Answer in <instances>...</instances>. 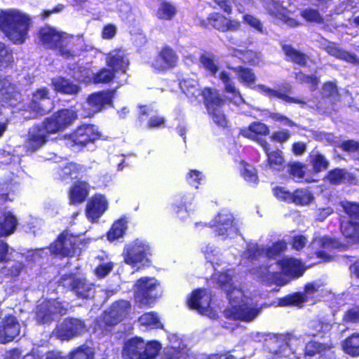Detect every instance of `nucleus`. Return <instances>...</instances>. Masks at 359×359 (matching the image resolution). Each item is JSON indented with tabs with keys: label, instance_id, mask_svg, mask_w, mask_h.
<instances>
[{
	"label": "nucleus",
	"instance_id": "nucleus-1",
	"mask_svg": "<svg viewBox=\"0 0 359 359\" xmlns=\"http://www.w3.org/2000/svg\"><path fill=\"white\" fill-rule=\"evenodd\" d=\"M77 118V113L71 109H61L48 116L29 130L27 139V149L38 150L45 144L50 135L63 131Z\"/></svg>",
	"mask_w": 359,
	"mask_h": 359
},
{
	"label": "nucleus",
	"instance_id": "nucleus-2",
	"mask_svg": "<svg viewBox=\"0 0 359 359\" xmlns=\"http://www.w3.org/2000/svg\"><path fill=\"white\" fill-rule=\"evenodd\" d=\"M30 25V18L17 11L5 12L0 18L1 27L15 44L25 41Z\"/></svg>",
	"mask_w": 359,
	"mask_h": 359
},
{
	"label": "nucleus",
	"instance_id": "nucleus-3",
	"mask_svg": "<svg viewBox=\"0 0 359 359\" xmlns=\"http://www.w3.org/2000/svg\"><path fill=\"white\" fill-rule=\"evenodd\" d=\"M161 348L156 340L146 341L142 337L135 336L124 341L121 355L123 359H155Z\"/></svg>",
	"mask_w": 359,
	"mask_h": 359
},
{
	"label": "nucleus",
	"instance_id": "nucleus-4",
	"mask_svg": "<svg viewBox=\"0 0 359 359\" xmlns=\"http://www.w3.org/2000/svg\"><path fill=\"white\" fill-rule=\"evenodd\" d=\"M85 245V241L79 236L64 231L57 235L48 248L51 255L62 259L80 255Z\"/></svg>",
	"mask_w": 359,
	"mask_h": 359
},
{
	"label": "nucleus",
	"instance_id": "nucleus-5",
	"mask_svg": "<svg viewBox=\"0 0 359 359\" xmlns=\"http://www.w3.org/2000/svg\"><path fill=\"white\" fill-rule=\"evenodd\" d=\"M161 294L160 283L154 278L142 277L137 280L134 298L139 306H151Z\"/></svg>",
	"mask_w": 359,
	"mask_h": 359
},
{
	"label": "nucleus",
	"instance_id": "nucleus-6",
	"mask_svg": "<svg viewBox=\"0 0 359 359\" xmlns=\"http://www.w3.org/2000/svg\"><path fill=\"white\" fill-rule=\"evenodd\" d=\"M202 97L207 112L215 123L226 128L228 122L222 111L224 100L218 90L211 87H205L202 89Z\"/></svg>",
	"mask_w": 359,
	"mask_h": 359
},
{
	"label": "nucleus",
	"instance_id": "nucleus-7",
	"mask_svg": "<svg viewBox=\"0 0 359 359\" xmlns=\"http://www.w3.org/2000/svg\"><path fill=\"white\" fill-rule=\"evenodd\" d=\"M66 291H72L79 299H93L95 294V286L86 278H78L74 273L62 275L58 282Z\"/></svg>",
	"mask_w": 359,
	"mask_h": 359
},
{
	"label": "nucleus",
	"instance_id": "nucleus-8",
	"mask_svg": "<svg viewBox=\"0 0 359 359\" xmlns=\"http://www.w3.org/2000/svg\"><path fill=\"white\" fill-rule=\"evenodd\" d=\"M101 137L98 128L92 124H83L78 126L67 137L70 147L83 150L89 144H94Z\"/></svg>",
	"mask_w": 359,
	"mask_h": 359
},
{
	"label": "nucleus",
	"instance_id": "nucleus-9",
	"mask_svg": "<svg viewBox=\"0 0 359 359\" xmlns=\"http://www.w3.org/2000/svg\"><path fill=\"white\" fill-rule=\"evenodd\" d=\"M88 330L83 319L67 317L55 328V334L61 341H69L83 335Z\"/></svg>",
	"mask_w": 359,
	"mask_h": 359
},
{
	"label": "nucleus",
	"instance_id": "nucleus-10",
	"mask_svg": "<svg viewBox=\"0 0 359 359\" xmlns=\"http://www.w3.org/2000/svg\"><path fill=\"white\" fill-rule=\"evenodd\" d=\"M344 212L350 219L342 227V233L346 238L355 242H359V203L351 201L341 202Z\"/></svg>",
	"mask_w": 359,
	"mask_h": 359
},
{
	"label": "nucleus",
	"instance_id": "nucleus-11",
	"mask_svg": "<svg viewBox=\"0 0 359 359\" xmlns=\"http://www.w3.org/2000/svg\"><path fill=\"white\" fill-rule=\"evenodd\" d=\"M178 56L170 46H163L150 62L151 67L156 73H165L177 67Z\"/></svg>",
	"mask_w": 359,
	"mask_h": 359
},
{
	"label": "nucleus",
	"instance_id": "nucleus-12",
	"mask_svg": "<svg viewBox=\"0 0 359 359\" xmlns=\"http://www.w3.org/2000/svg\"><path fill=\"white\" fill-rule=\"evenodd\" d=\"M151 248L144 241L136 239L131 243L126 245L123 252L124 262L132 266L144 261H148V256H150Z\"/></svg>",
	"mask_w": 359,
	"mask_h": 359
},
{
	"label": "nucleus",
	"instance_id": "nucleus-13",
	"mask_svg": "<svg viewBox=\"0 0 359 359\" xmlns=\"http://www.w3.org/2000/svg\"><path fill=\"white\" fill-rule=\"evenodd\" d=\"M201 25L204 28L211 27L220 32H237L241 27L238 20L226 18L217 12L210 13L205 20L201 21Z\"/></svg>",
	"mask_w": 359,
	"mask_h": 359
},
{
	"label": "nucleus",
	"instance_id": "nucleus-14",
	"mask_svg": "<svg viewBox=\"0 0 359 359\" xmlns=\"http://www.w3.org/2000/svg\"><path fill=\"white\" fill-rule=\"evenodd\" d=\"M131 309L130 302L118 300L112 304L109 311L103 316L105 326L113 327L121 322L129 313ZM111 327H100L101 330H109Z\"/></svg>",
	"mask_w": 359,
	"mask_h": 359
},
{
	"label": "nucleus",
	"instance_id": "nucleus-15",
	"mask_svg": "<svg viewBox=\"0 0 359 359\" xmlns=\"http://www.w3.org/2000/svg\"><path fill=\"white\" fill-rule=\"evenodd\" d=\"M259 145L266 156L265 166L275 172L283 171L287 165L283 152L279 149L271 151L270 144L266 140H259Z\"/></svg>",
	"mask_w": 359,
	"mask_h": 359
},
{
	"label": "nucleus",
	"instance_id": "nucleus-16",
	"mask_svg": "<svg viewBox=\"0 0 359 359\" xmlns=\"http://www.w3.org/2000/svg\"><path fill=\"white\" fill-rule=\"evenodd\" d=\"M20 332V325L17 318L11 314L4 316L0 322V344L13 341Z\"/></svg>",
	"mask_w": 359,
	"mask_h": 359
},
{
	"label": "nucleus",
	"instance_id": "nucleus-17",
	"mask_svg": "<svg viewBox=\"0 0 359 359\" xmlns=\"http://www.w3.org/2000/svg\"><path fill=\"white\" fill-rule=\"evenodd\" d=\"M332 344L309 341L304 350V359H332L334 351Z\"/></svg>",
	"mask_w": 359,
	"mask_h": 359
},
{
	"label": "nucleus",
	"instance_id": "nucleus-18",
	"mask_svg": "<svg viewBox=\"0 0 359 359\" xmlns=\"http://www.w3.org/2000/svg\"><path fill=\"white\" fill-rule=\"evenodd\" d=\"M63 34V32L58 31L53 27L46 25L38 29L36 36L40 45L47 50H53L57 47L56 46Z\"/></svg>",
	"mask_w": 359,
	"mask_h": 359
},
{
	"label": "nucleus",
	"instance_id": "nucleus-19",
	"mask_svg": "<svg viewBox=\"0 0 359 359\" xmlns=\"http://www.w3.org/2000/svg\"><path fill=\"white\" fill-rule=\"evenodd\" d=\"M108 208V202L104 196L101 194H95L88 201L86 207L87 217L95 222L97 220Z\"/></svg>",
	"mask_w": 359,
	"mask_h": 359
},
{
	"label": "nucleus",
	"instance_id": "nucleus-20",
	"mask_svg": "<svg viewBox=\"0 0 359 359\" xmlns=\"http://www.w3.org/2000/svg\"><path fill=\"white\" fill-rule=\"evenodd\" d=\"M259 309L248 304L235 305L226 310V316L233 320L250 322L258 314Z\"/></svg>",
	"mask_w": 359,
	"mask_h": 359
},
{
	"label": "nucleus",
	"instance_id": "nucleus-21",
	"mask_svg": "<svg viewBox=\"0 0 359 359\" xmlns=\"http://www.w3.org/2000/svg\"><path fill=\"white\" fill-rule=\"evenodd\" d=\"M259 88L261 89L262 92L269 98H278L288 103H294L300 104H306V102L303 100L292 97L288 95V93H291L292 90V87L289 83H285L281 85L280 90L283 92H280L275 89H272L264 85H260Z\"/></svg>",
	"mask_w": 359,
	"mask_h": 359
},
{
	"label": "nucleus",
	"instance_id": "nucleus-22",
	"mask_svg": "<svg viewBox=\"0 0 359 359\" xmlns=\"http://www.w3.org/2000/svg\"><path fill=\"white\" fill-rule=\"evenodd\" d=\"M211 227L217 236L226 237L231 232L236 229L234 218L229 213H218L212 221Z\"/></svg>",
	"mask_w": 359,
	"mask_h": 359
},
{
	"label": "nucleus",
	"instance_id": "nucleus-23",
	"mask_svg": "<svg viewBox=\"0 0 359 359\" xmlns=\"http://www.w3.org/2000/svg\"><path fill=\"white\" fill-rule=\"evenodd\" d=\"M56 46L53 51L56 52L57 55L65 59H73L77 55L78 48L74 37L69 36L65 32L62 34L61 39Z\"/></svg>",
	"mask_w": 359,
	"mask_h": 359
},
{
	"label": "nucleus",
	"instance_id": "nucleus-24",
	"mask_svg": "<svg viewBox=\"0 0 359 359\" xmlns=\"http://www.w3.org/2000/svg\"><path fill=\"white\" fill-rule=\"evenodd\" d=\"M113 98L112 90H102L90 95L87 98V102L94 112H100L107 105L112 104Z\"/></svg>",
	"mask_w": 359,
	"mask_h": 359
},
{
	"label": "nucleus",
	"instance_id": "nucleus-25",
	"mask_svg": "<svg viewBox=\"0 0 359 359\" xmlns=\"http://www.w3.org/2000/svg\"><path fill=\"white\" fill-rule=\"evenodd\" d=\"M90 185L86 181H76L68 191L69 203L77 205L86 201L89 195Z\"/></svg>",
	"mask_w": 359,
	"mask_h": 359
},
{
	"label": "nucleus",
	"instance_id": "nucleus-26",
	"mask_svg": "<svg viewBox=\"0 0 359 359\" xmlns=\"http://www.w3.org/2000/svg\"><path fill=\"white\" fill-rule=\"evenodd\" d=\"M51 86L55 93L67 95H76L81 90L78 83L62 76L53 78Z\"/></svg>",
	"mask_w": 359,
	"mask_h": 359
},
{
	"label": "nucleus",
	"instance_id": "nucleus-27",
	"mask_svg": "<svg viewBox=\"0 0 359 359\" xmlns=\"http://www.w3.org/2000/svg\"><path fill=\"white\" fill-rule=\"evenodd\" d=\"M283 273L291 279H297L302 276L305 268L302 262L294 258H284L278 262Z\"/></svg>",
	"mask_w": 359,
	"mask_h": 359
},
{
	"label": "nucleus",
	"instance_id": "nucleus-28",
	"mask_svg": "<svg viewBox=\"0 0 359 359\" xmlns=\"http://www.w3.org/2000/svg\"><path fill=\"white\" fill-rule=\"evenodd\" d=\"M20 96V90L15 83L6 77L0 78V99L3 102L14 105Z\"/></svg>",
	"mask_w": 359,
	"mask_h": 359
},
{
	"label": "nucleus",
	"instance_id": "nucleus-29",
	"mask_svg": "<svg viewBox=\"0 0 359 359\" xmlns=\"http://www.w3.org/2000/svg\"><path fill=\"white\" fill-rule=\"evenodd\" d=\"M269 133L270 130L268 126L260 121H254L248 128H244L240 131L243 137L254 140L258 144L259 140H264L259 136H266Z\"/></svg>",
	"mask_w": 359,
	"mask_h": 359
},
{
	"label": "nucleus",
	"instance_id": "nucleus-30",
	"mask_svg": "<svg viewBox=\"0 0 359 359\" xmlns=\"http://www.w3.org/2000/svg\"><path fill=\"white\" fill-rule=\"evenodd\" d=\"M83 166L76 163H67L62 167H59L55 172L56 177L60 181H67L76 179L83 172Z\"/></svg>",
	"mask_w": 359,
	"mask_h": 359
},
{
	"label": "nucleus",
	"instance_id": "nucleus-31",
	"mask_svg": "<svg viewBox=\"0 0 359 359\" xmlns=\"http://www.w3.org/2000/svg\"><path fill=\"white\" fill-rule=\"evenodd\" d=\"M282 50L285 55L286 60L299 67H306L309 57L304 52L297 50L289 44H283Z\"/></svg>",
	"mask_w": 359,
	"mask_h": 359
},
{
	"label": "nucleus",
	"instance_id": "nucleus-32",
	"mask_svg": "<svg viewBox=\"0 0 359 359\" xmlns=\"http://www.w3.org/2000/svg\"><path fill=\"white\" fill-rule=\"evenodd\" d=\"M36 321L39 324L50 325L55 320V316L49 299H45L36 306Z\"/></svg>",
	"mask_w": 359,
	"mask_h": 359
},
{
	"label": "nucleus",
	"instance_id": "nucleus-33",
	"mask_svg": "<svg viewBox=\"0 0 359 359\" xmlns=\"http://www.w3.org/2000/svg\"><path fill=\"white\" fill-rule=\"evenodd\" d=\"M205 295V292L204 289L197 288L194 290L188 299L187 305L189 308L191 310H195L201 314H203L207 309V307L209 306L210 301L209 299L206 306H203L202 304V299Z\"/></svg>",
	"mask_w": 359,
	"mask_h": 359
},
{
	"label": "nucleus",
	"instance_id": "nucleus-34",
	"mask_svg": "<svg viewBox=\"0 0 359 359\" xmlns=\"http://www.w3.org/2000/svg\"><path fill=\"white\" fill-rule=\"evenodd\" d=\"M309 163L314 173H320L329 168L330 162L319 151L313 149L309 155Z\"/></svg>",
	"mask_w": 359,
	"mask_h": 359
},
{
	"label": "nucleus",
	"instance_id": "nucleus-35",
	"mask_svg": "<svg viewBox=\"0 0 359 359\" xmlns=\"http://www.w3.org/2000/svg\"><path fill=\"white\" fill-rule=\"evenodd\" d=\"M18 220L10 212L4 213L0 217V237L12 234L16 229Z\"/></svg>",
	"mask_w": 359,
	"mask_h": 359
},
{
	"label": "nucleus",
	"instance_id": "nucleus-36",
	"mask_svg": "<svg viewBox=\"0 0 359 359\" xmlns=\"http://www.w3.org/2000/svg\"><path fill=\"white\" fill-rule=\"evenodd\" d=\"M106 65L115 74L118 72L126 74L129 62L123 55L115 54L107 57Z\"/></svg>",
	"mask_w": 359,
	"mask_h": 359
},
{
	"label": "nucleus",
	"instance_id": "nucleus-37",
	"mask_svg": "<svg viewBox=\"0 0 359 359\" xmlns=\"http://www.w3.org/2000/svg\"><path fill=\"white\" fill-rule=\"evenodd\" d=\"M314 200L313 194L306 188H298L292 194L290 203L298 206H305L311 204Z\"/></svg>",
	"mask_w": 359,
	"mask_h": 359
},
{
	"label": "nucleus",
	"instance_id": "nucleus-38",
	"mask_svg": "<svg viewBox=\"0 0 359 359\" xmlns=\"http://www.w3.org/2000/svg\"><path fill=\"white\" fill-rule=\"evenodd\" d=\"M177 8L172 3L163 0L156 11V17L161 20L169 21L177 15Z\"/></svg>",
	"mask_w": 359,
	"mask_h": 359
},
{
	"label": "nucleus",
	"instance_id": "nucleus-39",
	"mask_svg": "<svg viewBox=\"0 0 359 359\" xmlns=\"http://www.w3.org/2000/svg\"><path fill=\"white\" fill-rule=\"evenodd\" d=\"M344 351L352 357L359 355V333L355 332L347 337L342 342Z\"/></svg>",
	"mask_w": 359,
	"mask_h": 359
},
{
	"label": "nucleus",
	"instance_id": "nucleus-40",
	"mask_svg": "<svg viewBox=\"0 0 359 359\" xmlns=\"http://www.w3.org/2000/svg\"><path fill=\"white\" fill-rule=\"evenodd\" d=\"M128 229V221L126 217L120 218L113 223L107 232V236L109 241H114L122 237Z\"/></svg>",
	"mask_w": 359,
	"mask_h": 359
},
{
	"label": "nucleus",
	"instance_id": "nucleus-41",
	"mask_svg": "<svg viewBox=\"0 0 359 359\" xmlns=\"http://www.w3.org/2000/svg\"><path fill=\"white\" fill-rule=\"evenodd\" d=\"M218 78L224 83V91L231 94L233 99H242L239 90L236 87L229 73L226 71H222L218 75Z\"/></svg>",
	"mask_w": 359,
	"mask_h": 359
},
{
	"label": "nucleus",
	"instance_id": "nucleus-42",
	"mask_svg": "<svg viewBox=\"0 0 359 359\" xmlns=\"http://www.w3.org/2000/svg\"><path fill=\"white\" fill-rule=\"evenodd\" d=\"M116 76V74L109 68L102 67L98 72L93 74V76L86 82H90L95 84L110 83Z\"/></svg>",
	"mask_w": 359,
	"mask_h": 359
},
{
	"label": "nucleus",
	"instance_id": "nucleus-43",
	"mask_svg": "<svg viewBox=\"0 0 359 359\" xmlns=\"http://www.w3.org/2000/svg\"><path fill=\"white\" fill-rule=\"evenodd\" d=\"M237 75L241 83L245 86H250L255 83L256 76L251 68L238 66L231 69Z\"/></svg>",
	"mask_w": 359,
	"mask_h": 359
},
{
	"label": "nucleus",
	"instance_id": "nucleus-44",
	"mask_svg": "<svg viewBox=\"0 0 359 359\" xmlns=\"http://www.w3.org/2000/svg\"><path fill=\"white\" fill-rule=\"evenodd\" d=\"M321 97L328 100L332 104L336 103L340 99V94L337 84L332 81H326L323 84Z\"/></svg>",
	"mask_w": 359,
	"mask_h": 359
},
{
	"label": "nucleus",
	"instance_id": "nucleus-45",
	"mask_svg": "<svg viewBox=\"0 0 359 359\" xmlns=\"http://www.w3.org/2000/svg\"><path fill=\"white\" fill-rule=\"evenodd\" d=\"M181 88L187 97L193 101L200 95L202 96V89L198 87L197 81L194 80H183L181 83Z\"/></svg>",
	"mask_w": 359,
	"mask_h": 359
},
{
	"label": "nucleus",
	"instance_id": "nucleus-46",
	"mask_svg": "<svg viewBox=\"0 0 359 359\" xmlns=\"http://www.w3.org/2000/svg\"><path fill=\"white\" fill-rule=\"evenodd\" d=\"M199 62L201 67L205 69L209 74L215 76L218 72V65L215 62V57L212 53H203L199 57Z\"/></svg>",
	"mask_w": 359,
	"mask_h": 359
},
{
	"label": "nucleus",
	"instance_id": "nucleus-47",
	"mask_svg": "<svg viewBox=\"0 0 359 359\" xmlns=\"http://www.w3.org/2000/svg\"><path fill=\"white\" fill-rule=\"evenodd\" d=\"M330 325L320 320H313L310 323L309 334L314 337H323L330 330Z\"/></svg>",
	"mask_w": 359,
	"mask_h": 359
},
{
	"label": "nucleus",
	"instance_id": "nucleus-48",
	"mask_svg": "<svg viewBox=\"0 0 359 359\" xmlns=\"http://www.w3.org/2000/svg\"><path fill=\"white\" fill-rule=\"evenodd\" d=\"M307 297L302 292H294L287 294L279 300V304L282 306H299L305 302Z\"/></svg>",
	"mask_w": 359,
	"mask_h": 359
},
{
	"label": "nucleus",
	"instance_id": "nucleus-49",
	"mask_svg": "<svg viewBox=\"0 0 359 359\" xmlns=\"http://www.w3.org/2000/svg\"><path fill=\"white\" fill-rule=\"evenodd\" d=\"M25 269V264L21 262H15L11 266H4L1 273L5 278L15 280Z\"/></svg>",
	"mask_w": 359,
	"mask_h": 359
},
{
	"label": "nucleus",
	"instance_id": "nucleus-50",
	"mask_svg": "<svg viewBox=\"0 0 359 359\" xmlns=\"http://www.w3.org/2000/svg\"><path fill=\"white\" fill-rule=\"evenodd\" d=\"M67 357V359H93L94 353L90 347L83 344L70 351Z\"/></svg>",
	"mask_w": 359,
	"mask_h": 359
},
{
	"label": "nucleus",
	"instance_id": "nucleus-51",
	"mask_svg": "<svg viewBox=\"0 0 359 359\" xmlns=\"http://www.w3.org/2000/svg\"><path fill=\"white\" fill-rule=\"evenodd\" d=\"M300 15L308 22L322 24L324 18L317 9L308 8L301 11Z\"/></svg>",
	"mask_w": 359,
	"mask_h": 359
},
{
	"label": "nucleus",
	"instance_id": "nucleus-52",
	"mask_svg": "<svg viewBox=\"0 0 359 359\" xmlns=\"http://www.w3.org/2000/svg\"><path fill=\"white\" fill-rule=\"evenodd\" d=\"M243 168L241 172L243 179L250 184H257L259 182L257 173L255 168L246 162H243Z\"/></svg>",
	"mask_w": 359,
	"mask_h": 359
},
{
	"label": "nucleus",
	"instance_id": "nucleus-53",
	"mask_svg": "<svg viewBox=\"0 0 359 359\" xmlns=\"http://www.w3.org/2000/svg\"><path fill=\"white\" fill-rule=\"evenodd\" d=\"M287 249V243L284 241H278L265 251L266 256L270 259L276 258L283 253Z\"/></svg>",
	"mask_w": 359,
	"mask_h": 359
},
{
	"label": "nucleus",
	"instance_id": "nucleus-54",
	"mask_svg": "<svg viewBox=\"0 0 359 359\" xmlns=\"http://www.w3.org/2000/svg\"><path fill=\"white\" fill-rule=\"evenodd\" d=\"M296 79L300 83L309 84V89L311 92L316 90L318 88L319 79L315 75L305 74L300 71L296 74Z\"/></svg>",
	"mask_w": 359,
	"mask_h": 359
},
{
	"label": "nucleus",
	"instance_id": "nucleus-55",
	"mask_svg": "<svg viewBox=\"0 0 359 359\" xmlns=\"http://www.w3.org/2000/svg\"><path fill=\"white\" fill-rule=\"evenodd\" d=\"M288 173L294 179H302L305 175L306 165L299 161L288 163Z\"/></svg>",
	"mask_w": 359,
	"mask_h": 359
},
{
	"label": "nucleus",
	"instance_id": "nucleus-56",
	"mask_svg": "<svg viewBox=\"0 0 359 359\" xmlns=\"http://www.w3.org/2000/svg\"><path fill=\"white\" fill-rule=\"evenodd\" d=\"M55 318L64 316L69 312V303L65 301H60L58 299H49Z\"/></svg>",
	"mask_w": 359,
	"mask_h": 359
},
{
	"label": "nucleus",
	"instance_id": "nucleus-57",
	"mask_svg": "<svg viewBox=\"0 0 359 359\" xmlns=\"http://www.w3.org/2000/svg\"><path fill=\"white\" fill-rule=\"evenodd\" d=\"M13 62L12 51L0 41V66L6 67Z\"/></svg>",
	"mask_w": 359,
	"mask_h": 359
},
{
	"label": "nucleus",
	"instance_id": "nucleus-58",
	"mask_svg": "<svg viewBox=\"0 0 359 359\" xmlns=\"http://www.w3.org/2000/svg\"><path fill=\"white\" fill-rule=\"evenodd\" d=\"M217 284L219 285V287L222 290H224L228 296L231 295L234 290L232 278L230 276H220L218 279Z\"/></svg>",
	"mask_w": 359,
	"mask_h": 359
},
{
	"label": "nucleus",
	"instance_id": "nucleus-59",
	"mask_svg": "<svg viewBox=\"0 0 359 359\" xmlns=\"http://www.w3.org/2000/svg\"><path fill=\"white\" fill-rule=\"evenodd\" d=\"M345 177V172L343 169L334 168L330 170L327 174V178L332 184H339Z\"/></svg>",
	"mask_w": 359,
	"mask_h": 359
},
{
	"label": "nucleus",
	"instance_id": "nucleus-60",
	"mask_svg": "<svg viewBox=\"0 0 359 359\" xmlns=\"http://www.w3.org/2000/svg\"><path fill=\"white\" fill-rule=\"evenodd\" d=\"M274 196L279 201L290 203L292 192L286 190L280 186H276L272 189Z\"/></svg>",
	"mask_w": 359,
	"mask_h": 359
},
{
	"label": "nucleus",
	"instance_id": "nucleus-61",
	"mask_svg": "<svg viewBox=\"0 0 359 359\" xmlns=\"http://www.w3.org/2000/svg\"><path fill=\"white\" fill-rule=\"evenodd\" d=\"M342 151L346 153H355L359 151V142L354 140L342 141L337 146Z\"/></svg>",
	"mask_w": 359,
	"mask_h": 359
},
{
	"label": "nucleus",
	"instance_id": "nucleus-62",
	"mask_svg": "<svg viewBox=\"0 0 359 359\" xmlns=\"http://www.w3.org/2000/svg\"><path fill=\"white\" fill-rule=\"evenodd\" d=\"M243 21L244 23L248 25L252 28L255 29L257 32H263V25L262 22L253 15L245 14L243 16Z\"/></svg>",
	"mask_w": 359,
	"mask_h": 359
},
{
	"label": "nucleus",
	"instance_id": "nucleus-63",
	"mask_svg": "<svg viewBox=\"0 0 359 359\" xmlns=\"http://www.w3.org/2000/svg\"><path fill=\"white\" fill-rule=\"evenodd\" d=\"M29 108L37 116H43L49 111V109L43 104V101L32 100L29 102Z\"/></svg>",
	"mask_w": 359,
	"mask_h": 359
},
{
	"label": "nucleus",
	"instance_id": "nucleus-64",
	"mask_svg": "<svg viewBox=\"0 0 359 359\" xmlns=\"http://www.w3.org/2000/svg\"><path fill=\"white\" fill-rule=\"evenodd\" d=\"M345 323H359V306L348 309L344 316Z\"/></svg>",
	"mask_w": 359,
	"mask_h": 359
}]
</instances>
